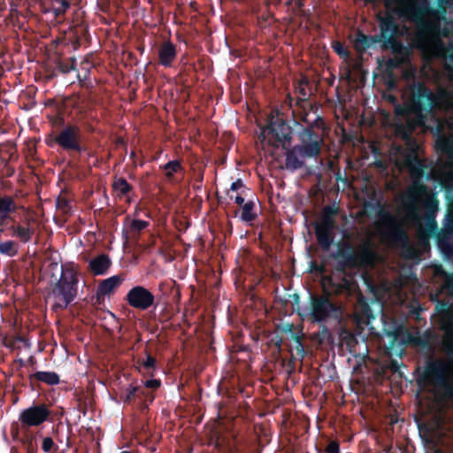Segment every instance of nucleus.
<instances>
[{
  "instance_id": "nucleus-1",
  "label": "nucleus",
  "mask_w": 453,
  "mask_h": 453,
  "mask_svg": "<svg viewBox=\"0 0 453 453\" xmlns=\"http://www.w3.org/2000/svg\"><path fill=\"white\" fill-rule=\"evenodd\" d=\"M435 311L439 315V327L445 334L442 349L449 360L427 359L417 381L420 385L441 388L447 395L453 397L450 372L453 366V304L446 300H439L435 305Z\"/></svg>"
},
{
  "instance_id": "nucleus-2",
  "label": "nucleus",
  "mask_w": 453,
  "mask_h": 453,
  "mask_svg": "<svg viewBox=\"0 0 453 453\" xmlns=\"http://www.w3.org/2000/svg\"><path fill=\"white\" fill-rule=\"evenodd\" d=\"M39 226L36 211L25 206H19L12 196H0V233L7 226L11 236L22 243H28Z\"/></svg>"
},
{
  "instance_id": "nucleus-3",
  "label": "nucleus",
  "mask_w": 453,
  "mask_h": 453,
  "mask_svg": "<svg viewBox=\"0 0 453 453\" xmlns=\"http://www.w3.org/2000/svg\"><path fill=\"white\" fill-rule=\"evenodd\" d=\"M439 103L438 96L422 81H414L409 87V96L405 111L414 116L405 124L397 127L403 138H410L416 127H423L427 115L433 111Z\"/></svg>"
},
{
  "instance_id": "nucleus-4",
  "label": "nucleus",
  "mask_w": 453,
  "mask_h": 453,
  "mask_svg": "<svg viewBox=\"0 0 453 453\" xmlns=\"http://www.w3.org/2000/svg\"><path fill=\"white\" fill-rule=\"evenodd\" d=\"M377 19L380 34L366 35L361 30H358L354 40L355 50L362 54L373 43L382 42V49H391L393 52H400L403 45L397 40V36L400 34V27L395 18L391 14L387 13L385 16L378 15Z\"/></svg>"
},
{
  "instance_id": "nucleus-5",
  "label": "nucleus",
  "mask_w": 453,
  "mask_h": 453,
  "mask_svg": "<svg viewBox=\"0 0 453 453\" xmlns=\"http://www.w3.org/2000/svg\"><path fill=\"white\" fill-rule=\"evenodd\" d=\"M403 163L414 178L412 184L403 197V205L410 218L418 219V203L423 197L429 194L427 186L420 180L424 173V165L414 149L403 154Z\"/></svg>"
},
{
  "instance_id": "nucleus-6",
  "label": "nucleus",
  "mask_w": 453,
  "mask_h": 453,
  "mask_svg": "<svg viewBox=\"0 0 453 453\" xmlns=\"http://www.w3.org/2000/svg\"><path fill=\"white\" fill-rule=\"evenodd\" d=\"M315 127L307 126L298 133L300 144L288 149L286 152V168L296 171L301 169L306 158H316L321 153L323 139L314 130Z\"/></svg>"
},
{
  "instance_id": "nucleus-7",
  "label": "nucleus",
  "mask_w": 453,
  "mask_h": 453,
  "mask_svg": "<svg viewBox=\"0 0 453 453\" xmlns=\"http://www.w3.org/2000/svg\"><path fill=\"white\" fill-rule=\"evenodd\" d=\"M61 273L59 278L52 273L50 283V296H51L55 303L52 305V310L57 311L58 310H65L71 304L78 293V272L73 263H65L60 266Z\"/></svg>"
},
{
  "instance_id": "nucleus-8",
  "label": "nucleus",
  "mask_w": 453,
  "mask_h": 453,
  "mask_svg": "<svg viewBox=\"0 0 453 453\" xmlns=\"http://www.w3.org/2000/svg\"><path fill=\"white\" fill-rule=\"evenodd\" d=\"M330 257L335 261L338 271L365 269L373 265L376 254L368 246H360L358 249L349 242L341 241L336 243V250L331 253Z\"/></svg>"
},
{
  "instance_id": "nucleus-9",
  "label": "nucleus",
  "mask_w": 453,
  "mask_h": 453,
  "mask_svg": "<svg viewBox=\"0 0 453 453\" xmlns=\"http://www.w3.org/2000/svg\"><path fill=\"white\" fill-rule=\"evenodd\" d=\"M342 315V305L324 291L321 295L311 294L309 306L303 317L311 323L325 324L328 321L341 322Z\"/></svg>"
},
{
  "instance_id": "nucleus-10",
  "label": "nucleus",
  "mask_w": 453,
  "mask_h": 453,
  "mask_svg": "<svg viewBox=\"0 0 453 453\" xmlns=\"http://www.w3.org/2000/svg\"><path fill=\"white\" fill-rule=\"evenodd\" d=\"M382 237L392 246L399 247L402 255L407 259L418 257V250L410 243L407 232L400 221L389 212H383L380 217Z\"/></svg>"
},
{
  "instance_id": "nucleus-11",
  "label": "nucleus",
  "mask_w": 453,
  "mask_h": 453,
  "mask_svg": "<svg viewBox=\"0 0 453 453\" xmlns=\"http://www.w3.org/2000/svg\"><path fill=\"white\" fill-rule=\"evenodd\" d=\"M310 81L306 76H303L295 86V93L299 96L296 100L295 105L296 109L293 110V117L296 122L302 121L307 126L322 128L325 122L323 118L318 113V106L316 104L309 103V93L306 87Z\"/></svg>"
},
{
  "instance_id": "nucleus-12",
  "label": "nucleus",
  "mask_w": 453,
  "mask_h": 453,
  "mask_svg": "<svg viewBox=\"0 0 453 453\" xmlns=\"http://www.w3.org/2000/svg\"><path fill=\"white\" fill-rule=\"evenodd\" d=\"M52 411L45 403H33L27 408L23 409L19 414L18 422L11 425V434L13 438L17 437L19 429L27 432L31 428H37L44 423L51 421Z\"/></svg>"
},
{
  "instance_id": "nucleus-13",
  "label": "nucleus",
  "mask_w": 453,
  "mask_h": 453,
  "mask_svg": "<svg viewBox=\"0 0 453 453\" xmlns=\"http://www.w3.org/2000/svg\"><path fill=\"white\" fill-rule=\"evenodd\" d=\"M354 279L348 271H338L334 267L331 273L323 278L324 291L330 296L349 295L352 291Z\"/></svg>"
},
{
  "instance_id": "nucleus-14",
  "label": "nucleus",
  "mask_w": 453,
  "mask_h": 453,
  "mask_svg": "<svg viewBox=\"0 0 453 453\" xmlns=\"http://www.w3.org/2000/svg\"><path fill=\"white\" fill-rule=\"evenodd\" d=\"M267 131L270 138L274 139V145H281L283 149L290 146L292 140V128L282 117L278 113H271L268 117V123L263 133Z\"/></svg>"
},
{
  "instance_id": "nucleus-15",
  "label": "nucleus",
  "mask_w": 453,
  "mask_h": 453,
  "mask_svg": "<svg viewBox=\"0 0 453 453\" xmlns=\"http://www.w3.org/2000/svg\"><path fill=\"white\" fill-rule=\"evenodd\" d=\"M81 138V129L77 125L69 124L58 134H50L46 138V143L50 147L58 145L62 150L71 152Z\"/></svg>"
},
{
  "instance_id": "nucleus-16",
  "label": "nucleus",
  "mask_w": 453,
  "mask_h": 453,
  "mask_svg": "<svg viewBox=\"0 0 453 453\" xmlns=\"http://www.w3.org/2000/svg\"><path fill=\"white\" fill-rule=\"evenodd\" d=\"M125 300L129 306L140 311H147L155 303L153 293L141 285L130 288L126 295Z\"/></svg>"
},
{
  "instance_id": "nucleus-17",
  "label": "nucleus",
  "mask_w": 453,
  "mask_h": 453,
  "mask_svg": "<svg viewBox=\"0 0 453 453\" xmlns=\"http://www.w3.org/2000/svg\"><path fill=\"white\" fill-rule=\"evenodd\" d=\"M126 273H121L101 280L96 290L95 304L101 305L104 303L105 296L110 297L114 295L126 280Z\"/></svg>"
},
{
  "instance_id": "nucleus-18",
  "label": "nucleus",
  "mask_w": 453,
  "mask_h": 453,
  "mask_svg": "<svg viewBox=\"0 0 453 453\" xmlns=\"http://www.w3.org/2000/svg\"><path fill=\"white\" fill-rule=\"evenodd\" d=\"M441 33V23L436 19L420 18L417 20L416 40L425 42L429 38L438 36Z\"/></svg>"
},
{
  "instance_id": "nucleus-19",
  "label": "nucleus",
  "mask_w": 453,
  "mask_h": 453,
  "mask_svg": "<svg viewBox=\"0 0 453 453\" xmlns=\"http://www.w3.org/2000/svg\"><path fill=\"white\" fill-rule=\"evenodd\" d=\"M335 226L327 225V223H316L314 232L317 242L321 249L325 251L329 250L334 242L333 230Z\"/></svg>"
},
{
  "instance_id": "nucleus-20",
  "label": "nucleus",
  "mask_w": 453,
  "mask_h": 453,
  "mask_svg": "<svg viewBox=\"0 0 453 453\" xmlns=\"http://www.w3.org/2000/svg\"><path fill=\"white\" fill-rule=\"evenodd\" d=\"M176 58V45L171 40L164 41L158 48V63L164 67H172Z\"/></svg>"
},
{
  "instance_id": "nucleus-21",
  "label": "nucleus",
  "mask_w": 453,
  "mask_h": 453,
  "mask_svg": "<svg viewBox=\"0 0 453 453\" xmlns=\"http://www.w3.org/2000/svg\"><path fill=\"white\" fill-rule=\"evenodd\" d=\"M284 331L289 332L291 334V338L294 342V345L290 346L291 357L294 359V362L297 359L302 361L305 356V349L303 343L304 337L303 334L294 333L292 324H287L285 326Z\"/></svg>"
},
{
  "instance_id": "nucleus-22",
  "label": "nucleus",
  "mask_w": 453,
  "mask_h": 453,
  "mask_svg": "<svg viewBox=\"0 0 453 453\" xmlns=\"http://www.w3.org/2000/svg\"><path fill=\"white\" fill-rule=\"evenodd\" d=\"M111 265L112 262L110 257L105 253H102L88 262V270L94 276L105 275Z\"/></svg>"
},
{
  "instance_id": "nucleus-23",
  "label": "nucleus",
  "mask_w": 453,
  "mask_h": 453,
  "mask_svg": "<svg viewBox=\"0 0 453 453\" xmlns=\"http://www.w3.org/2000/svg\"><path fill=\"white\" fill-rule=\"evenodd\" d=\"M451 236H453V205L449 208L444 223V231L437 237L438 245L442 250L446 247L450 248L448 239Z\"/></svg>"
},
{
  "instance_id": "nucleus-24",
  "label": "nucleus",
  "mask_w": 453,
  "mask_h": 453,
  "mask_svg": "<svg viewBox=\"0 0 453 453\" xmlns=\"http://www.w3.org/2000/svg\"><path fill=\"white\" fill-rule=\"evenodd\" d=\"M28 379L32 387H34L35 381L43 382L50 386H55L60 382L59 376L55 372H36L30 374Z\"/></svg>"
},
{
  "instance_id": "nucleus-25",
  "label": "nucleus",
  "mask_w": 453,
  "mask_h": 453,
  "mask_svg": "<svg viewBox=\"0 0 453 453\" xmlns=\"http://www.w3.org/2000/svg\"><path fill=\"white\" fill-rule=\"evenodd\" d=\"M111 186L119 199L128 197L129 193L134 189V187L124 177L115 176Z\"/></svg>"
},
{
  "instance_id": "nucleus-26",
  "label": "nucleus",
  "mask_w": 453,
  "mask_h": 453,
  "mask_svg": "<svg viewBox=\"0 0 453 453\" xmlns=\"http://www.w3.org/2000/svg\"><path fill=\"white\" fill-rule=\"evenodd\" d=\"M145 356L146 357L144 359L138 361L140 365L138 370L144 376L154 377L157 371V360L148 351H145Z\"/></svg>"
},
{
  "instance_id": "nucleus-27",
  "label": "nucleus",
  "mask_w": 453,
  "mask_h": 453,
  "mask_svg": "<svg viewBox=\"0 0 453 453\" xmlns=\"http://www.w3.org/2000/svg\"><path fill=\"white\" fill-rule=\"evenodd\" d=\"M55 68L58 73L62 74L69 73L71 71L75 70L76 59L74 57L72 58H62L58 57L54 60Z\"/></svg>"
},
{
  "instance_id": "nucleus-28",
  "label": "nucleus",
  "mask_w": 453,
  "mask_h": 453,
  "mask_svg": "<svg viewBox=\"0 0 453 453\" xmlns=\"http://www.w3.org/2000/svg\"><path fill=\"white\" fill-rule=\"evenodd\" d=\"M160 169L165 172V178L169 181H173L174 180L175 173L184 171L180 160L168 161L166 164L160 165Z\"/></svg>"
},
{
  "instance_id": "nucleus-29",
  "label": "nucleus",
  "mask_w": 453,
  "mask_h": 453,
  "mask_svg": "<svg viewBox=\"0 0 453 453\" xmlns=\"http://www.w3.org/2000/svg\"><path fill=\"white\" fill-rule=\"evenodd\" d=\"M53 435L55 436V439L57 442L58 443H65V449H68L72 447V442L70 440V434L72 433V429L69 427L67 429V434H64V426L61 423L58 424L57 426H53L52 428Z\"/></svg>"
},
{
  "instance_id": "nucleus-30",
  "label": "nucleus",
  "mask_w": 453,
  "mask_h": 453,
  "mask_svg": "<svg viewBox=\"0 0 453 453\" xmlns=\"http://www.w3.org/2000/svg\"><path fill=\"white\" fill-rule=\"evenodd\" d=\"M436 149L441 154L453 160V140L448 137H440L436 142Z\"/></svg>"
},
{
  "instance_id": "nucleus-31",
  "label": "nucleus",
  "mask_w": 453,
  "mask_h": 453,
  "mask_svg": "<svg viewBox=\"0 0 453 453\" xmlns=\"http://www.w3.org/2000/svg\"><path fill=\"white\" fill-rule=\"evenodd\" d=\"M255 209V202L254 201H248L247 203H243L242 205V214H241V219L244 222H252L254 221L257 214L254 211Z\"/></svg>"
},
{
  "instance_id": "nucleus-32",
  "label": "nucleus",
  "mask_w": 453,
  "mask_h": 453,
  "mask_svg": "<svg viewBox=\"0 0 453 453\" xmlns=\"http://www.w3.org/2000/svg\"><path fill=\"white\" fill-rule=\"evenodd\" d=\"M135 387L137 389V400H140L142 402L143 409H147L149 407V404L154 401L155 395L151 392H148L144 386L135 385Z\"/></svg>"
},
{
  "instance_id": "nucleus-33",
  "label": "nucleus",
  "mask_w": 453,
  "mask_h": 453,
  "mask_svg": "<svg viewBox=\"0 0 453 453\" xmlns=\"http://www.w3.org/2000/svg\"><path fill=\"white\" fill-rule=\"evenodd\" d=\"M338 209L330 205L323 208L322 216L319 223L335 226L334 216L337 215Z\"/></svg>"
},
{
  "instance_id": "nucleus-34",
  "label": "nucleus",
  "mask_w": 453,
  "mask_h": 453,
  "mask_svg": "<svg viewBox=\"0 0 453 453\" xmlns=\"http://www.w3.org/2000/svg\"><path fill=\"white\" fill-rule=\"evenodd\" d=\"M136 393L137 389L135 385L130 384L121 391L119 397L125 404H131L137 400Z\"/></svg>"
},
{
  "instance_id": "nucleus-35",
  "label": "nucleus",
  "mask_w": 453,
  "mask_h": 453,
  "mask_svg": "<svg viewBox=\"0 0 453 453\" xmlns=\"http://www.w3.org/2000/svg\"><path fill=\"white\" fill-rule=\"evenodd\" d=\"M0 253L8 257L18 254V244L14 241L0 242Z\"/></svg>"
},
{
  "instance_id": "nucleus-36",
  "label": "nucleus",
  "mask_w": 453,
  "mask_h": 453,
  "mask_svg": "<svg viewBox=\"0 0 453 453\" xmlns=\"http://www.w3.org/2000/svg\"><path fill=\"white\" fill-rule=\"evenodd\" d=\"M41 448L44 453H57L58 451V445L50 436L42 438Z\"/></svg>"
},
{
  "instance_id": "nucleus-37",
  "label": "nucleus",
  "mask_w": 453,
  "mask_h": 453,
  "mask_svg": "<svg viewBox=\"0 0 453 453\" xmlns=\"http://www.w3.org/2000/svg\"><path fill=\"white\" fill-rule=\"evenodd\" d=\"M332 48L334 51L341 58L345 60L349 59L351 56L350 51L345 47V45L339 42L334 41L332 42Z\"/></svg>"
},
{
  "instance_id": "nucleus-38",
  "label": "nucleus",
  "mask_w": 453,
  "mask_h": 453,
  "mask_svg": "<svg viewBox=\"0 0 453 453\" xmlns=\"http://www.w3.org/2000/svg\"><path fill=\"white\" fill-rule=\"evenodd\" d=\"M423 206L427 212V216H434L438 209V200L434 196H429L423 202Z\"/></svg>"
},
{
  "instance_id": "nucleus-39",
  "label": "nucleus",
  "mask_w": 453,
  "mask_h": 453,
  "mask_svg": "<svg viewBox=\"0 0 453 453\" xmlns=\"http://www.w3.org/2000/svg\"><path fill=\"white\" fill-rule=\"evenodd\" d=\"M70 7L67 0H57L52 6L53 12L56 17L64 15L66 10Z\"/></svg>"
},
{
  "instance_id": "nucleus-40",
  "label": "nucleus",
  "mask_w": 453,
  "mask_h": 453,
  "mask_svg": "<svg viewBox=\"0 0 453 453\" xmlns=\"http://www.w3.org/2000/svg\"><path fill=\"white\" fill-rule=\"evenodd\" d=\"M149 226V222L142 219H133L130 223V232L133 234H140Z\"/></svg>"
},
{
  "instance_id": "nucleus-41",
  "label": "nucleus",
  "mask_w": 453,
  "mask_h": 453,
  "mask_svg": "<svg viewBox=\"0 0 453 453\" xmlns=\"http://www.w3.org/2000/svg\"><path fill=\"white\" fill-rule=\"evenodd\" d=\"M441 275L444 277L443 288L450 294L453 295V273H449L441 271Z\"/></svg>"
},
{
  "instance_id": "nucleus-42",
  "label": "nucleus",
  "mask_w": 453,
  "mask_h": 453,
  "mask_svg": "<svg viewBox=\"0 0 453 453\" xmlns=\"http://www.w3.org/2000/svg\"><path fill=\"white\" fill-rule=\"evenodd\" d=\"M57 206L64 213H68L71 211L70 202L66 198H58Z\"/></svg>"
},
{
  "instance_id": "nucleus-43",
  "label": "nucleus",
  "mask_w": 453,
  "mask_h": 453,
  "mask_svg": "<svg viewBox=\"0 0 453 453\" xmlns=\"http://www.w3.org/2000/svg\"><path fill=\"white\" fill-rule=\"evenodd\" d=\"M325 453H341L340 443L337 441H331L325 449Z\"/></svg>"
},
{
  "instance_id": "nucleus-44",
  "label": "nucleus",
  "mask_w": 453,
  "mask_h": 453,
  "mask_svg": "<svg viewBox=\"0 0 453 453\" xmlns=\"http://www.w3.org/2000/svg\"><path fill=\"white\" fill-rule=\"evenodd\" d=\"M143 386L148 389H157L161 386V380L157 379H150L143 382Z\"/></svg>"
},
{
  "instance_id": "nucleus-45",
  "label": "nucleus",
  "mask_w": 453,
  "mask_h": 453,
  "mask_svg": "<svg viewBox=\"0 0 453 453\" xmlns=\"http://www.w3.org/2000/svg\"><path fill=\"white\" fill-rule=\"evenodd\" d=\"M426 227H427V230L433 234L436 231L437 229V223L434 219V216H427L426 217Z\"/></svg>"
},
{
  "instance_id": "nucleus-46",
  "label": "nucleus",
  "mask_w": 453,
  "mask_h": 453,
  "mask_svg": "<svg viewBox=\"0 0 453 453\" xmlns=\"http://www.w3.org/2000/svg\"><path fill=\"white\" fill-rule=\"evenodd\" d=\"M360 313L364 318L367 319L368 320L370 319H374V316L372 313V310L367 303H364L361 306Z\"/></svg>"
},
{
  "instance_id": "nucleus-47",
  "label": "nucleus",
  "mask_w": 453,
  "mask_h": 453,
  "mask_svg": "<svg viewBox=\"0 0 453 453\" xmlns=\"http://www.w3.org/2000/svg\"><path fill=\"white\" fill-rule=\"evenodd\" d=\"M240 189L245 191V187L242 180L241 179H237L231 184L229 191H238Z\"/></svg>"
},
{
  "instance_id": "nucleus-48",
  "label": "nucleus",
  "mask_w": 453,
  "mask_h": 453,
  "mask_svg": "<svg viewBox=\"0 0 453 453\" xmlns=\"http://www.w3.org/2000/svg\"><path fill=\"white\" fill-rule=\"evenodd\" d=\"M88 150V148L87 146L83 145L80 139L79 142H77V144L75 145V149H73L72 151L81 154V153L87 152Z\"/></svg>"
},
{
  "instance_id": "nucleus-49",
  "label": "nucleus",
  "mask_w": 453,
  "mask_h": 453,
  "mask_svg": "<svg viewBox=\"0 0 453 453\" xmlns=\"http://www.w3.org/2000/svg\"><path fill=\"white\" fill-rule=\"evenodd\" d=\"M244 193V190H242L240 194H237L234 197L232 195H229V191L227 192V195L230 198H234L235 203L239 205H242L244 203V198L242 197V194Z\"/></svg>"
},
{
  "instance_id": "nucleus-50",
  "label": "nucleus",
  "mask_w": 453,
  "mask_h": 453,
  "mask_svg": "<svg viewBox=\"0 0 453 453\" xmlns=\"http://www.w3.org/2000/svg\"><path fill=\"white\" fill-rule=\"evenodd\" d=\"M319 336L321 337V339H320L321 342L330 336V332H329L328 328L325 326V324H322V326H321V330L319 331Z\"/></svg>"
},
{
  "instance_id": "nucleus-51",
  "label": "nucleus",
  "mask_w": 453,
  "mask_h": 453,
  "mask_svg": "<svg viewBox=\"0 0 453 453\" xmlns=\"http://www.w3.org/2000/svg\"><path fill=\"white\" fill-rule=\"evenodd\" d=\"M203 180V173L202 172L196 176V178L195 180L194 188L200 189L202 187Z\"/></svg>"
},
{
  "instance_id": "nucleus-52",
  "label": "nucleus",
  "mask_w": 453,
  "mask_h": 453,
  "mask_svg": "<svg viewBox=\"0 0 453 453\" xmlns=\"http://www.w3.org/2000/svg\"><path fill=\"white\" fill-rule=\"evenodd\" d=\"M296 99H294L289 94L287 96L286 102L288 103V106L292 109H296L295 103Z\"/></svg>"
},
{
  "instance_id": "nucleus-53",
  "label": "nucleus",
  "mask_w": 453,
  "mask_h": 453,
  "mask_svg": "<svg viewBox=\"0 0 453 453\" xmlns=\"http://www.w3.org/2000/svg\"><path fill=\"white\" fill-rule=\"evenodd\" d=\"M272 342L278 348L279 350L281 349L282 339L279 335H277L274 338H273Z\"/></svg>"
},
{
  "instance_id": "nucleus-54",
  "label": "nucleus",
  "mask_w": 453,
  "mask_h": 453,
  "mask_svg": "<svg viewBox=\"0 0 453 453\" xmlns=\"http://www.w3.org/2000/svg\"><path fill=\"white\" fill-rule=\"evenodd\" d=\"M388 66H389V67L395 68V67H397V66H398V62H397V61H395V60H392V59H390V60L388 61Z\"/></svg>"
},
{
  "instance_id": "nucleus-55",
  "label": "nucleus",
  "mask_w": 453,
  "mask_h": 453,
  "mask_svg": "<svg viewBox=\"0 0 453 453\" xmlns=\"http://www.w3.org/2000/svg\"><path fill=\"white\" fill-rule=\"evenodd\" d=\"M49 266L50 270L56 271L58 267V264L57 262H51Z\"/></svg>"
},
{
  "instance_id": "nucleus-56",
  "label": "nucleus",
  "mask_w": 453,
  "mask_h": 453,
  "mask_svg": "<svg viewBox=\"0 0 453 453\" xmlns=\"http://www.w3.org/2000/svg\"><path fill=\"white\" fill-rule=\"evenodd\" d=\"M130 157H131L132 159H134V158L136 157V153H135V151H134V150L131 151V153H130Z\"/></svg>"
},
{
  "instance_id": "nucleus-57",
  "label": "nucleus",
  "mask_w": 453,
  "mask_h": 453,
  "mask_svg": "<svg viewBox=\"0 0 453 453\" xmlns=\"http://www.w3.org/2000/svg\"><path fill=\"white\" fill-rule=\"evenodd\" d=\"M4 5H5L4 0H0V10H2Z\"/></svg>"
},
{
  "instance_id": "nucleus-58",
  "label": "nucleus",
  "mask_w": 453,
  "mask_h": 453,
  "mask_svg": "<svg viewBox=\"0 0 453 453\" xmlns=\"http://www.w3.org/2000/svg\"><path fill=\"white\" fill-rule=\"evenodd\" d=\"M396 112H397L398 114H402V113H403V110H402L401 108H397V109H396Z\"/></svg>"
},
{
  "instance_id": "nucleus-59",
  "label": "nucleus",
  "mask_w": 453,
  "mask_h": 453,
  "mask_svg": "<svg viewBox=\"0 0 453 453\" xmlns=\"http://www.w3.org/2000/svg\"><path fill=\"white\" fill-rule=\"evenodd\" d=\"M120 453H132V452L131 451H127V450H123Z\"/></svg>"
}]
</instances>
